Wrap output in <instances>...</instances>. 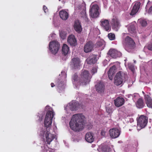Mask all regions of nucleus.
<instances>
[{"label": "nucleus", "instance_id": "obj_1", "mask_svg": "<svg viewBox=\"0 0 152 152\" xmlns=\"http://www.w3.org/2000/svg\"><path fill=\"white\" fill-rule=\"evenodd\" d=\"M84 116L81 114H77L73 115L69 122L70 128L75 131H79L83 128V121Z\"/></svg>", "mask_w": 152, "mask_h": 152}, {"label": "nucleus", "instance_id": "obj_2", "mask_svg": "<svg viewBox=\"0 0 152 152\" xmlns=\"http://www.w3.org/2000/svg\"><path fill=\"white\" fill-rule=\"evenodd\" d=\"M50 128L48 129L47 128L42 129L40 132V135L45 137L46 141L48 144H50L51 142L55 138L54 135L51 134L49 132Z\"/></svg>", "mask_w": 152, "mask_h": 152}, {"label": "nucleus", "instance_id": "obj_3", "mask_svg": "<svg viewBox=\"0 0 152 152\" xmlns=\"http://www.w3.org/2000/svg\"><path fill=\"white\" fill-rule=\"evenodd\" d=\"M55 114L51 111L47 112L46 114L44 121V125L45 126L44 128L48 129L51 126L53 118Z\"/></svg>", "mask_w": 152, "mask_h": 152}, {"label": "nucleus", "instance_id": "obj_4", "mask_svg": "<svg viewBox=\"0 0 152 152\" xmlns=\"http://www.w3.org/2000/svg\"><path fill=\"white\" fill-rule=\"evenodd\" d=\"M90 77H74L73 78V83L76 84L78 83L82 85H86L90 81Z\"/></svg>", "mask_w": 152, "mask_h": 152}, {"label": "nucleus", "instance_id": "obj_5", "mask_svg": "<svg viewBox=\"0 0 152 152\" xmlns=\"http://www.w3.org/2000/svg\"><path fill=\"white\" fill-rule=\"evenodd\" d=\"M59 44L57 41H52L49 43V50L52 54H55L59 50Z\"/></svg>", "mask_w": 152, "mask_h": 152}, {"label": "nucleus", "instance_id": "obj_6", "mask_svg": "<svg viewBox=\"0 0 152 152\" xmlns=\"http://www.w3.org/2000/svg\"><path fill=\"white\" fill-rule=\"evenodd\" d=\"M137 120L138 126H140L142 129L146 126L148 122V118L146 116L141 115L137 118Z\"/></svg>", "mask_w": 152, "mask_h": 152}, {"label": "nucleus", "instance_id": "obj_7", "mask_svg": "<svg viewBox=\"0 0 152 152\" xmlns=\"http://www.w3.org/2000/svg\"><path fill=\"white\" fill-rule=\"evenodd\" d=\"M99 8L97 4L92 5L90 7V15L92 18H96L99 15Z\"/></svg>", "mask_w": 152, "mask_h": 152}, {"label": "nucleus", "instance_id": "obj_8", "mask_svg": "<svg viewBox=\"0 0 152 152\" xmlns=\"http://www.w3.org/2000/svg\"><path fill=\"white\" fill-rule=\"evenodd\" d=\"M125 48L128 51H130L131 50L134 48L135 43L133 40L131 38L127 36L125 39Z\"/></svg>", "mask_w": 152, "mask_h": 152}, {"label": "nucleus", "instance_id": "obj_9", "mask_svg": "<svg viewBox=\"0 0 152 152\" xmlns=\"http://www.w3.org/2000/svg\"><path fill=\"white\" fill-rule=\"evenodd\" d=\"M79 106V104L77 102L72 101L68 104L65 107V109L66 112L68 113L70 110L71 111L76 110L77 109Z\"/></svg>", "mask_w": 152, "mask_h": 152}, {"label": "nucleus", "instance_id": "obj_10", "mask_svg": "<svg viewBox=\"0 0 152 152\" xmlns=\"http://www.w3.org/2000/svg\"><path fill=\"white\" fill-rule=\"evenodd\" d=\"M100 25L101 27L106 31H110L111 30L110 26L108 20L103 19L101 20Z\"/></svg>", "mask_w": 152, "mask_h": 152}, {"label": "nucleus", "instance_id": "obj_11", "mask_svg": "<svg viewBox=\"0 0 152 152\" xmlns=\"http://www.w3.org/2000/svg\"><path fill=\"white\" fill-rule=\"evenodd\" d=\"M96 91L99 93H101L104 92L105 89L104 83L101 80L98 81L95 85Z\"/></svg>", "mask_w": 152, "mask_h": 152}, {"label": "nucleus", "instance_id": "obj_12", "mask_svg": "<svg viewBox=\"0 0 152 152\" xmlns=\"http://www.w3.org/2000/svg\"><path fill=\"white\" fill-rule=\"evenodd\" d=\"M109 134L111 137L115 138L119 136L120 134V132L118 129L113 128L110 130Z\"/></svg>", "mask_w": 152, "mask_h": 152}, {"label": "nucleus", "instance_id": "obj_13", "mask_svg": "<svg viewBox=\"0 0 152 152\" xmlns=\"http://www.w3.org/2000/svg\"><path fill=\"white\" fill-rule=\"evenodd\" d=\"M80 59L77 57L74 58L72 60L71 65L73 69H77L80 66Z\"/></svg>", "mask_w": 152, "mask_h": 152}, {"label": "nucleus", "instance_id": "obj_14", "mask_svg": "<svg viewBox=\"0 0 152 152\" xmlns=\"http://www.w3.org/2000/svg\"><path fill=\"white\" fill-rule=\"evenodd\" d=\"M108 54L113 58L120 57L121 56V52L114 49H110L108 51Z\"/></svg>", "mask_w": 152, "mask_h": 152}, {"label": "nucleus", "instance_id": "obj_15", "mask_svg": "<svg viewBox=\"0 0 152 152\" xmlns=\"http://www.w3.org/2000/svg\"><path fill=\"white\" fill-rule=\"evenodd\" d=\"M94 45L92 42L91 41L87 42L84 46V51L86 53L91 52L93 49Z\"/></svg>", "mask_w": 152, "mask_h": 152}, {"label": "nucleus", "instance_id": "obj_16", "mask_svg": "<svg viewBox=\"0 0 152 152\" xmlns=\"http://www.w3.org/2000/svg\"><path fill=\"white\" fill-rule=\"evenodd\" d=\"M99 152H111V149L108 146L101 144L98 149Z\"/></svg>", "mask_w": 152, "mask_h": 152}, {"label": "nucleus", "instance_id": "obj_17", "mask_svg": "<svg viewBox=\"0 0 152 152\" xmlns=\"http://www.w3.org/2000/svg\"><path fill=\"white\" fill-rule=\"evenodd\" d=\"M114 101L115 106L117 107H119L124 104L125 100L123 98L118 97L114 100Z\"/></svg>", "mask_w": 152, "mask_h": 152}, {"label": "nucleus", "instance_id": "obj_18", "mask_svg": "<svg viewBox=\"0 0 152 152\" xmlns=\"http://www.w3.org/2000/svg\"><path fill=\"white\" fill-rule=\"evenodd\" d=\"M140 2H136L132 10L130 13L131 15H133L138 12L140 8Z\"/></svg>", "mask_w": 152, "mask_h": 152}, {"label": "nucleus", "instance_id": "obj_19", "mask_svg": "<svg viewBox=\"0 0 152 152\" xmlns=\"http://www.w3.org/2000/svg\"><path fill=\"white\" fill-rule=\"evenodd\" d=\"M96 56L95 55H92L90 56L87 60V63L89 64H95L97 61Z\"/></svg>", "mask_w": 152, "mask_h": 152}, {"label": "nucleus", "instance_id": "obj_20", "mask_svg": "<svg viewBox=\"0 0 152 152\" xmlns=\"http://www.w3.org/2000/svg\"><path fill=\"white\" fill-rule=\"evenodd\" d=\"M85 139L86 141L88 142H93L94 140L93 134L91 132H88L85 135Z\"/></svg>", "mask_w": 152, "mask_h": 152}, {"label": "nucleus", "instance_id": "obj_21", "mask_svg": "<svg viewBox=\"0 0 152 152\" xmlns=\"http://www.w3.org/2000/svg\"><path fill=\"white\" fill-rule=\"evenodd\" d=\"M67 42L71 45L75 46L76 45L77 41L74 35H71L68 37Z\"/></svg>", "mask_w": 152, "mask_h": 152}, {"label": "nucleus", "instance_id": "obj_22", "mask_svg": "<svg viewBox=\"0 0 152 152\" xmlns=\"http://www.w3.org/2000/svg\"><path fill=\"white\" fill-rule=\"evenodd\" d=\"M144 98L147 106L149 108H152V99L148 95H145Z\"/></svg>", "mask_w": 152, "mask_h": 152}, {"label": "nucleus", "instance_id": "obj_23", "mask_svg": "<svg viewBox=\"0 0 152 152\" xmlns=\"http://www.w3.org/2000/svg\"><path fill=\"white\" fill-rule=\"evenodd\" d=\"M74 28L75 31L78 33H80L82 31L81 26L78 20H76L75 21Z\"/></svg>", "mask_w": 152, "mask_h": 152}, {"label": "nucleus", "instance_id": "obj_24", "mask_svg": "<svg viewBox=\"0 0 152 152\" xmlns=\"http://www.w3.org/2000/svg\"><path fill=\"white\" fill-rule=\"evenodd\" d=\"M60 18L63 20H66L68 17V14L67 12L64 10L60 11L59 12Z\"/></svg>", "mask_w": 152, "mask_h": 152}, {"label": "nucleus", "instance_id": "obj_25", "mask_svg": "<svg viewBox=\"0 0 152 152\" xmlns=\"http://www.w3.org/2000/svg\"><path fill=\"white\" fill-rule=\"evenodd\" d=\"M112 24L113 25V28L117 30V28L120 27V25L118 20L116 18H113L112 21Z\"/></svg>", "mask_w": 152, "mask_h": 152}, {"label": "nucleus", "instance_id": "obj_26", "mask_svg": "<svg viewBox=\"0 0 152 152\" xmlns=\"http://www.w3.org/2000/svg\"><path fill=\"white\" fill-rule=\"evenodd\" d=\"M136 105L138 108H142L144 107L145 104L143 100L142 99L140 98L137 101Z\"/></svg>", "mask_w": 152, "mask_h": 152}, {"label": "nucleus", "instance_id": "obj_27", "mask_svg": "<svg viewBox=\"0 0 152 152\" xmlns=\"http://www.w3.org/2000/svg\"><path fill=\"white\" fill-rule=\"evenodd\" d=\"M116 68L115 65L111 67L108 71V76H113L115 73Z\"/></svg>", "mask_w": 152, "mask_h": 152}, {"label": "nucleus", "instance_id": "obj_28", "mask_svg": "<svg viewBox=\"0 0 152 152\" xmlns=\"http://www.w3.org/2000/svg\"><path fill=\"white\" fill-rule=\"evenodd\" d=\"M121 77H115L114 84L118 86L121 84L123 82Z\"/></svg>", "mask_w": 152, "mask_h": 152}, {"label": "nucleus", "instance_id": "obj_29", "mask_svg": "<svg viewBox=\"0 0 152 152\" xmlns=\"http://www.w3.org/2000/svg\"><path fill=\"white\" fill-rule=\"evenodd\" d=\"M63 53L64 55L67 54L69 52V49L68 46L66 44H64L62 49Z\"/></svg>", "mask_w": 152, "mask_h": 152}, {"label": "nucleus", "instance_id": "obj_30", "mask_svg": "<svg viewBox=\"0 0 152 152\" xmlns=\"http://www.w3.org/2000/svg\"><path fill=\"white\" fill-rule=\"evenodd\" d=\"M129 31L131 33H133L135 31V28L134 25L132 24L130 25L128 28Z\"/></svg>", "mask_w": 152, "mask_h": 152}, {"label": "nucleus", "instance_id": "obj_31", "mask_svg": "<svg viewBox=\"0 0 152 152\" xmlns=\"http://www.w3.org/2000/svg\"><path fill=\"white\" fill-rule=\"evenodd\" d=\"M127 75L126 72L122 69L118 71L115 76H124Z\"/></svg>", "mask_w": 152, "mask_h": 152}, {"label": "nucleus", "instance_id": "obj_32", "mask_svg": "<svg viewBox=\"0 0 152 152\" xmlns=\"http://www.w3.org/2000/svg\"><path fill=\"white\" fill-rule=\"evenodd\" d=\"M44 149L43 150L42 152H55L54 149L48 148L47 146L44 147Z\"/></svg>", "mask_w": 152, "mask_h": 152}, {"label": "nucleus", "instance_id": "obj_33", "mask_svg": "<svg viewBox=\"0 0 152 152\" xmlns=\"http://www.w3.org/2000/svg\"><path fill=\"white\" fill-rule=\"evenodd\" d=\"M128 68L132 71L133 73H134L135 70V67L131 63H128Z\"/></svg>", "mask_w": 152, "mask_h": 152}, {"label": "nucleus", "instance_id": "obj_34", "mask_svg": "<svg viewBox=\"0 0 152 152\" xmlns=\"http://www.w3.org/2000/svg\"><path fill=\"white\" fill-rule=\"evenodd\" d=\"M66 32L64 31H61L60 33V35L61 38L63 39L65 38L66 35Z\"/></svg>", "mask_w": 152, "mask_h": 152}, {"label": "nucleus", "instance_id": "obj_35", "mask_svg": "<svg viewBox=\"0 0 152 152\" xmlns=\"http://www.w3.org/2000/svg\"><path fill=\"white\" fill-rule=\"evenodd\" d=\"M139 21L141 25L143 27L147 25V22L145 20L140 19Z\"/></svg>", "mask_w": 152, "mask_h": 152}, {"label": "nucleus", "instance_id": "obj_36", "mask_svg": "<svg viewBox=\"0 0 152 152\" xmlns=\"http://www.w3.org/2000/svg\"><path fill=\"white\" fill-rule=\"evenodd\" d=\"M108 37L110 40H114L115 37V35L112 33H110L108 34Z\"/></svg>", "mask_w": 152, "mask_h": 152}, {"label": "nucleus", "instance_id": "obj_37", "mask_svg": "<svg viewBox=\"0 0 152 152\" xmlns=\"http://www.w3.org/2000/svg\"><path fill=\"white\" fill-rule=\"evenodd\" d=\"M113 107L112 106L107 107L106 108L107 112L109 114L112 113L113 111Z\"/></svg>", "mask_w": 152, "mask_h": 152}, {"label": "nucleus", "instance_id": "obj_38", "mask_svg": "<svg viewBox=\"0 0 152 152\" xmlns=\"http://www.w3.org/2000/svg\"><path fill=\"white\" fill-rule=\"evenodd\" d=\"M89 75L88 72L87 70H84L81 72L82 76H88Z\"/></svg>", "mask_w": 152, "mask_h": 152}, {"label": "nucleus", "instance_id": "obj_39", "mask_svg": "<svg viewBox=\"0 0 152 152\" xmlns=\"http://www.w3.org/2000/svg\"><path fill=\"white\" fill-rule=\"evenodd\" d=\"M45 110L46 111H48V112H49V111H51L54 114V112L53 110H52V108L48 106H47L45 108Z\"/></svg>", "mask_w": 152, "mask_h": 152}, {"label": "nucleus", "instance_id": "obj_40", "mask_svg": "<svg viewBox=\"0 0 152 152\" xmlns=\"http://www.w3.org/2000/svg\"><path fill=\"white\" fill-rule=\"evenodd\" d=\"M97 69L96 68H93L91 70V73L92 75H93L94 74L97 72Z\"/></svg>", "mask_w": 152, "mask_h": 152}, {"label": "nucleus", "instance_id": "obj_41", "mask_svg": "<svg viewBox=\"0 0 152 152\" xmlns=\"http://www.w3.org/2000/svg\"><path fill=\"white\" fill-rule=\"evenodd\" d=\"M103 42V41H99L96 43V44L97 46L99 47H100L102 45Z\"/></svg>", "mask_w": 152, "mask_h": 152}, {"label": "nucleus", "instance_id": "obj_42", "mask_svg": "<svg viewBox=\"0 0 152 152\" xmlns=\"http://www.w3.org/2000/svg\"><path fill=\"white\" fill-rule=\"evenodd\" d=\"M148 48L149 50L152 51V44H150L148 45Z\"/></svg>", "mask_w": 152, "mask_h": 152}, {"label": "nucleus", "instance_id": "obj_43", "mask_svg": "<svg viewBox=\"0 0 152 152\" xmlns=\"http://www.w3.org/2000/svg\"><path fill=\"white\" fill-rule=\"evenodd\" d=\"M106 132L104 130H102L101 132V134L103 137H104L105 135Z\"/></svg>", "mask_w": 152, "mask_h": 152}, {"label": "nucleus", "instance_id": "obj_44", "mask_svg": "<svg viewBox=\"0 0 152 152\" xmlns=\"http://www.w3.org/2000/svg\"><path fill=\"white\" fill-rule=\"evenodd\" d=\"M138 94H134L133 95V99L134 100H135L136 99L135 98V97H138Z\"/></svg>", "mask_w": 152, "mask_h": 152}, {"label": "nucleus", "instance_id": "obj_45", "mask_svg": "<svg viewBox=\"0 0 152 152\" xmlns=\"http://www.w3.org/2000/svg\"><path fill=\"white\" fill-rule=\"evenodd\" d=\"M43 9L45 12H46L48 11L47 7L45 6H43Z\"/></svg>", "mask_w": 152, "mask_h": 152}, {"label": "nucleus", "instance_id": "obj_46", "mask_svg": "<svg viewBox=\"0 0 152 152\" xmlns=\"http://www.w3.org/2000/svg\"><path fill=\"white\" fill-rule=\"evenodd\" d=\"M83 12L84 14V16L83 17H85V18H87V16H86V12L84 10L83 11Z\"/></svg>", "mask_w": 152, "mask_h": 152}, {"label": "nucleus", "instance_id": "obj_47", "mask_svg": "<svg viewBox=\"0 0 152 152\" xmlns=\"http://www.w3.org/2000/svg\"><path fill=\"white\" fill-rule=\"evenodd\" d=\"M51 86L52 87H53L55 86V85H54V83H51Z\"/></svg>", "mask_w": 152, "mask_h": 152}, {"label": "nucleus", "instance_id": "obj_48", "mask_svg": "<svg viewBox=\"0 0 152 152\" xmlns=\"http://www.w3.org/2000/svg\"><path fill=\"white\" fill-rule=\"evenodd\" d=\"M132 95L131 94H128L126 96L128 97V98H130L131 97V96H132Z\"/></svg>", "mask_w": 152, "mask_h": 152}, {"label": "nucleus", "instance_id": "obj_49", "mask_svg": "<svg viewBox=\"0 0 152 152\" xmlns=\"http://www.w3.org/2000/svg\"><path fill=\"white\" fill-rule=\"evenodd\" d=\"M109 79L110 80H112L113 79V77H108Z\"/></svg>", "mask_w": 152, "mask_h": 152}, {"label": "nucleus", "instance_id": "obj_50", "mask_svg": "<svg viewBox=\"0 0 152 152\" xmlns=\"http://www.w3.org/2000/svg\"><path fill=\"white\" fill-rule=\"evenodd\" d=\"M142 93L144 95V96L145 95H146L145 94V93L143 91H142Z\"/></svg>", "mask_w": 152, "mask_h": 152}, {"label": "nucleus", "instance_id": "obj_51", "mask_svg": "<svg viewBox=\"0 0 152 152\" xmlns=\"http://www.w3.org/2000/svg\"><path fill=\"white\" fill-rule=\"evenodd\" d=\"M133 61H134V64L136 63V61L135 60H133Z\"/></svg>", "mask_w": 152, "mask_h": 152}, {"label": "nucleus", "instance_id": "obj_52", "mask_svg": "<svg viewBox=\"0 0 152 152\" xmlns=\"http://www.w3.org/2000/svg\"><path fill=\"white\" fill-rule=\"evenodd\" d=\"M63 73H65L64 72H61L62 74Z\"/></svg>", "mask_w": 152, "mask_h": 152}, {"label": "nucleus", "instance_id": "obj_53", "mask_svg": "<svg viewBox=\"0 0 152 152\" xmlns=\"http://www.w3.org/2000/svg\"><path fill=\"white\" fill-rule=\"evenodd\" d=\"M82 7H83V9L84 7H81V8H82Z\"/></svg>", "mask_w": 152, "mask_h": 152}, {"label": "nucleus", "instance_id": "obj_54", "mask_svg": "<svg viewBox=\"0 0 152 152\" xmlns=\"http://www.w3.org/2000/svg\"><path fill=\"white\" fill-rule=\"evenodd\" d=\"M41 120H42V119H40V120H39V121H41Z\"/></svg>", "mask_w": 152, "mask_h": 152}, {"label": "nucleus", "instance_id": "obj_55", "mask_svg": "<svg viewBox=\"0 0 152 152\" xmlns=\"http://www.w3.org/2000/svg\"><path fill=\"white\" fill-rule=\"evenodd\" d=\"M126 61V59H125V60H124V61Z\"/></svg>", "mask_w": 152, "mask_h": 152}]
</instances>
